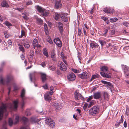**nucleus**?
Wrapping results in <instances>:
<instances>
[{"label": "nucleus", "mask_w": 129, "mask_h": 129, "mask_svg": "<svg viewBox=\"0 0 129 129\" xmlns=\"http://www.w3.org/2000/svg\"><path fill=\"white\" fill-rule=\"evenodd\" d=\"M14 77L11 75H9L7 76L6 78L4 80L2 76H0V83L2 84L6 83L7 84L11 83L12 81H14Z\"/></svg>", "instance_id": "obj_1"}, {"label": "nucleus", "mask_w": 129, "mask_h": 129, "mask_svg": "<svg viewBox=\"0 0 129 129\" xmlns=\"http://www.w3.org/2000/svg\"><path fill=\"white\" fill-rule=\"evenodd\" d=\"M99 111V107L98 106H94L89 109L88 112L90 115L95 116L98 114Z\"/></svg>", "instance_id": "obj_2"}, {"label": "nucleus", "mask_w": 129, "mask_h": 129, "mask_svg": "<svg viewBox=\"0 0 129 129\" xmlns=\"http://www.w3.org/2000/svg\"><path fill=\"white\" fill-rule=\"evenodd\" d=\"M7 105L6 104L2 103V106L0 107V120L3 116L4 112H6Z\"/></svg>", "instance_id": "obj_3"}, {"label": "nucleus", "mask_w": 129, "mask_h": 129, "mask_svg": "<svg viewBox=\"0 0 129 129\" xmlns=\"http://www.w3.org/2000/svg\"><path fill=\"white\" fill-rule=\"evenodd\" d=\"M22 119L24 123V125L21 127L20 129H29L28 126L29 123L28 119L25 117H23Z\"/></svg>", "instance_id": "obj_4"}, {"label": "nucleus", "mask_w": 129, "mask_h": 129, "mask_svg": "<svg viewBox=\"0 0 129 129\" xmlns=\"http://www.w3.org/2000/svg\"><path fill=\"white\" fill-rule=\"evenodd\" d=\"M45 122L50 127H53L54 126V122L53 120L49 118H47L45 120Z\"/></svg>", "instance_id": "obj_5"}, {"label": "nucleus", "mask_w": 129, "mask_h": 129, "mask_svg": "<svg viewBox=\"0 0 129 129\" xmlns=\"http://www.w3.org/2000/svg\"><path fill=\"white\" fill-rule=\"evenodd\" d=\"M25 94V91L24 89H23L21 93V97L22 99L21 107L22 108L24 106L25 104L24 101L26 99V98L24 96Z\"/></svg>", "instance_id": "obj_6"}, {"label": "nucleus", "mask_w": 129, "mask_h": 129, "mask_svg": "<svg viewBox=\"0 0 129 129\" xmlns=\"http://www.w3.org/2000/svg\"><path fill=\"white\" fill-rule=\"evenodd\" d=\"M78 76L79 77L83 79H87L88 76V73L85 71L83 72L81 74H78Z\"/></svg>", "instance_id": "obj_7"}, {"label": "nucleus", "mask_w": 129, "mask_h": 129, "mask_svg": "<svg viewBox=\"0 0 129 129\" xmlns=\"http://www.w3.org/2000/svg\"><path fill=\"white\" fill-rule=\"evenodd\" d=\"M74 97L76 100H79L80 99L82 100L83 98L82 95L77 91H76L74 93Z\"/></svg>", "instance_id": "obj_8"}, {"label": "nucleus", "mask_w": 129, "mask_h": 129, "mask_svg": "<svg viewBox=\"0 0 129 129\" xmlns=\"http://www.w3.org/2000/svg\"><path fill=\"white\" fill-rule=\"evenodd\" d=\"M122 69L124 70V73L127 76L129 75V68L126 65H122Z\"/></svg>", "instance_id": "obj_9"}, {"label": "nucleus", "mask_w": 129, "mask_h": 129, "mask_svg": "<svg viewBox=\"0 0 129 129\" xmlns=\"http://www.w3.org/2000/svg\"><path fill=\"white\" fill-rule=\"evenodd\" d=\"M60 17L62 20L64 22H67L68 21V18L67 15L64 13H61L60 14Z\"/></svg>", "instance_id": "obj_10"}, {"label": "nucleus", "mask_w": 129, "mask_h": 129, "mask_svg": "<svg viewBox=\"0 0 129 129\" xmlns=\"http://www.w3.org/2000/svg\"><path fill=\"white\" fill-rule=\"evenodd\" d=\"M54 43L58 46L61 47L62 45V43L59 39L58 38H55L54 40Z\"/></svg>", "instance_id": "obj_11"}, {"label": "nucleus", "mask_w": 129, "mask_h": 129, "mask_svg": "<svg viewBox=\"0 0 129 129\" xmlns=\"http://www.w3.org/2000/svg\"><path fill=\"white\" fill-rule=\"evenodd\" d=\"M59 68L61 70L64 71L67 70V67L62 62H60L59 63Z\"/></svg>", "instance_id": "obj_12"}, {"label": "nucleus", "mask_w": 129, "mask_h": 129, "mask_svg": "<svg viewBox=\"0 0 129 129\" xmlns=\"http://www.w3.org/2000/svg\"><path fill=\"white\" fill-rule=\"evenodd\" d=\"M76 76L73 73H71L68 76V78L70 81H73L75 80Z\"/></svg>", "instance_id": "obj_13"}, {"label": "nucleus", "mask_w": 129, "mask_h": 129, "mask_svg": "<svg viewBox=\"0 0 129 129\" xmlns=\"http://www.w3.org/2000/svg\"><path fill=\"white\" fill-rule=\"evenodd\" d=\"M93 98L96 99H99L101 98V93L98 92L94 93L93 95Z\"/></svg>", "instance_id": "obj_14"}, {"label": "nucleus", "mask_w": 129, "mask_h": 129, "mask_svg": "<svg viewBox=\"0 0 129 129\" xmlns=\"http://www.w3.org/2000/svg\"><path fill=\"white\" fill-rule=\"evenodd\" d=\"M62 24L60 22L58 23L57 25L59 30L60 31L61 34H63V28L62 27Z\"/></svg>", "instance_id": "obj_15"}, {"label": "nucleus", "mask_w": 129, "mask_h": 129, "mask_svg": "<svg viewBox=\"0 0 129 129\" xmlns=\"http://www.w3.org/2000/svg\"><path fill=\"white\" fill-rule=\"evenodd\" d=\"M61 5L60 0H56L55 7L56 8L60 7Z\"/></svg>", "instance_id": "obj_16"}, {"label": "nucleus", "mask_w": 129, "mask_h": 129, "mask_svg": "<svg viewBox=\"0 0 129 129\" xmlns=\"http://www.w3.org/2000/svg\"><path fill=\"white\" fill-rule=\"evenodd\" d=\"M100 73L101 75L104 77L110 78L111 77L110 75L105 73L101 72Z\"/></svg>", "instance_id": "obj_17"}, {"label": "nucleus", "mask_w": 129, "mask_h": 129, "mask_svg": "<svg viewBox=\"0 0 129 129\" xmlns=\"http://www.w3.org/2000/svg\"><path fill=\"white\" fill-rule=\"evenodd\" d=\"M35 8L39 12L41 13L44 10V9L39 5L35 6Z\"/></svg>", "instance_id": "obj_18"}, {"label": "nucleus", "mask_w": 129, "mask_h": 129, "mask_svg": "<svg viewBox=\"0 0 129 129\" xmlns=\"http://www.w3.org/2000/svg\"><path fill=\"white\" fill-rule=\"evenodd\" d=\"M44 96L45 100L46 101H49L50 102V101L51 100V98L50 95L48 93V92L45 94Z\"/></svg>", "instance_id": "obj_19"}, {"label": "nucleus", "mask_w": 129, "mask_h": 129, "mask_svg": "<svg viewBox=\"0 0 129 129\" xmlns=\"http://www.w3.org/2000/svg\"><path fill=\"white\" fill-rule=\"evenodd\" d=\"M41 75L42 82H45L46 80L47 75L46 74L42 73H41Z\"/></svg>", "instance_id": "obj_20"}, {"label": "nucleus", "mask_w": 129, "mask_h": 129, "mask_svg": "<svg viewBox=\"0 0 129 129\" xmlns=\"http://www.w3.org/2000/svg\"><path fill=\"white\" fill-rule=\"evenodd\" d=\"M1 6L3 7H8L9 5L5 0H3L1 3Z\"/></svg>", "instance_id": "obj_21"}, {"label": "nucleus", "mask_w": 129, "mask_h": 129, "mask_svg": "<svg viewBox=\"0 0 129 129\" xmlns=\"http://www.w3.org/2000/svg\"><path fill=\"white\" fill-rule=\"evenodd\" d=\"M101 70L102 71V72H104L105 73L107 72V71H108V68L105 66H103L101 68Z\"/></svg>", "instance_id": "obj_22"}, {"label": "nucleus", "mask_w": 129, "mask_h": 129, "mask_svg": "<svg viewBox=\"0 0 129 129\" xmlns=\"http://www.w3.org/2000/svg\"><path fill=\"white\" fill-rule=\"evenodd\" d=\"M38 42L37 40L36 39H34L32 45L34 49L37 46V45L38 44Z\"/></svg>", "instance_id": "obj_23"}, {"label": "nucleus", "mask_w": 129, "mask_h": 129, "mask_svg": "<svg viewBox=\"0 0 129 129\" xmlns=\"http://www.w3.org/2000/svg\"><path fill=\"white\" fill-rule=\"evenodd\" d=\"M23 45L26 48H28L30 47V45L28 41H24L23 43Z\"/></svg>", "instance_id": "obj_24"}, {"label": "nucleus", "mask_w": 129, "mask_h": 129, "mask_svg": "<svg viewBox=\"0 0 129 129\" xmlns=\"http://www.w3.org/2000/svg\"><path fill=\"white\" fill-rule=\"evenodd\" d=\"M51 57L52 59L54 61L56 60L55 58V54L54 50L52 51L51 53Z\"/></svg>", "instance_id": "obj_25"}, {"label": "nucleus", "mask_w": 129, "mask_h": 129, "mask_svg": "<svg viewBox=\"0 0 129 129\" xmlns=\"http://www.w3.org/2000/svg\"><path fill=\"white\" fill-rule=\"evenodd\" d=\"M90 47L92 48H97L98 47V45L96 43L93 42H92L91 43H90Z\"/></svg>", "instance_id": "obj_26"}, {"label": "nucleus", "mask_w": 129, "mask_h": 129, "mask_svg": "<svg viewBox=\"0 0 129 129\" xmlns=\"http://www.w3.org/2000/svg\"><path fill=\"white\" fill-rule=\"evenodd\" d=\"M41 14L42 15L45 16H46L48 15V11L44 9V10L41 12Z\"/></svg>", "instance_id": "obj_27"}, {"label": "nucleus", "mask_w": 129, "mask_h": 129, "mask_svg": "<svg viewBox=\"0 0 129 129\" xmlns=\"http://www.w3.org/2000/svg\"><path fill=\"white\" fill-rule=\"evenodd\" d=\"M29 77L30 80L31 82H34L35 80V77L32 75L31 74H29Z\"/></svg>", "instance_id": "obj_28"}, {"label": "nucleus", "mask_w": 129, "mask_h": 129, "mask_svg": "<svg viewBox=\"0 0 129 129\" xmlns=\"http://www.w3.org/2000/svg\"><path fill=\"white\" fill-rule=\"evenodd\" d=\"M103 96L105 99L108 100V94L106 92H104L103 93Z\"/></svg>", "instance_id": "obj_29"}, {"label": "nucleus", "mask_w": 129, "mask_h": 129, "mask_svg": "<svg viewBox=\"0 0 129 129\" xmlns=\"http://www.w3.org/2000/svg\"><path fill=\"white\" fill-rule=\"evenodd\" d=\"M18 46L19 47V50L22 52H24V48L23 46L20 44H18Z\"/></svg>", "instance_id": "obj_30"}, {"label": "nucleus", "mask_w": 129, "mask_h": 129, "mask_svg": "<svg viewBox=\"0 0 129 129\" xmlns=\"http://www.w3.org/2000/svg\"><path fill=\"white\" fill-rule=\"evenodd\" d=\"M30 121L32 123H35L38 122V120L37 119L34 117H31V118Z\"/></svg>", "instance_id": "obj_31"}, {"label": "nucleus", "mask_w": 129, "mask_h": 129, "mask_svg": "<svg viewBox=\"0 0 129 129\" xmlns=\"http://www.w3.org/2000/svg\"><path fill=\"white\" fill-rule=\"evenodd\" d=\"M13 86L14 88V91H15L19 89V88L18 87L17 85L15 83L13 84Z\"/></svg>", "instance_id": "obj_32"}, {"label": "nucleus", "mask_w": 129, "mask_h": 129, "mask_svg": "<svg viewBox=\"0 0 129 129\" xmlns=\"http://www.w3.org/2000/svg\"><path fill=\"white\" fill-rule=\"evenodd\" d=\"M18 102L17 101H14L13 102L14 107L15 109H16L18 107Z\"/></svg>", "instance_id": "obj_33"}, {"label": "nucleus", "mask_w": 129, "mask_h": 129, "mask_svg": "<svg viewBox=\"0 0 129 129\" xmlns=\"http://www.w3.org/2000/svg\"><path fill=\"white\" fill-rule=\"evenodd\" d=\"M43 53L47 57H48V52L46 49H44L43 50Z\"/></svg>", "instance_id": "obj_34"}, {"label": "nucleus", "mask_w": 129, "mask_h": 129, "mask_svg": "<svg viewBox=\"0 0 129 129\" xmlns=\"http://www.w3.org/2000/svg\"><path fill=\"white\" fill-rule=\"evenodd\" d=\"M118 19L117 18H110V21L111 22L113 23L116 21Z\"/></svg>", "instance_id": "obj_35"}, {"label": "nucleus", "mask_w": 129, "mask_h": 129, "mask_svg": "<svg viewBox=\"0 0 129 129\" xmlns=\"http://www.w3.org/2000/svg\"><path fill=\"white\" fill-rule=\"evenodd\" d=\"M19 116H16V117L15 118V121L13 123L14 124H16L19 122Z\"/></svg>", "instance_id": "obj_36"}, {"label": "nucleus", "mask_w": 129, "mask_h": 129, "mask_svg": "<svg viewBox=\"0 0 129 129\" xmlns=\"http://www.w3.org/2000/svg\"><path fill=\"white\" fill-rule=\"evenodd\" d=\"M54 16L55 19L56 20H57L60 17V14L57 13H55Z\"/></svg>", "instance_id": "obj_37"}, {"label": "nucleus", "mask_w": 129, "mask_h": 129, "mask_svg": "<svg viewBox=\"0 0 129 129\" xmlns=\"http://www.w3.org/2000/svg\"><path fill=\"white\" fill-rule=\"evenodd\" d=\"M54 106L57 110L59 109L60 108L59 104L58 103H55L54 105Z\"/></svg>", "instance_id": "obj_38"}, {"label": "nucleus", "mask_w": 129, "mask_h": 129, "mask_svg": "<svg viewBox=\"0 0 129 129\" xmlns=\"http://www.w3.org/2000/svg\"><path fill=\"white\" fill-rule=\"evenodd\" d=\"M99 42L101 44L102 47H103L104 45L106 44V42L103 40H99Z\"/></svg>", "instance_id": "obj_39"}, {"label": "nucleus", "mask_w": 129, "mask_h": 129, "mask_svg": "<svg viewBox=\"0 0 129 129\" xmlns=\"http://www.w3.org/2000/svg\"><path fill=\"white\" fill-rule=\"evenodd\" d=\"M9 125L11 126L13 124V120L11 118H9Z\"/></svg>", "instance_id": "obj_40"}, {"label": "nucleus", "mask_w": 129, "mask_h": 129, "mask_svg": "<svg viewBox=\"0 0 129 129\" xmlns=\"http://www.w3.org/2000/svg\"><path fill=\"white\" fill-rule=\"evenodd\" d=\"M94 101H91L89 103L88 105V108L91 107L94 104Z\"/></svg>", "instance_id": "obj_41"}, {"label": "nucleus", "mask_w": 129, "mask_h": 129, "mask_svg": "<svg viewBox=\"0 0 129 129\" xmlns=\"http://www.w3.org/2000/svg\"><path fill=\"white\" fill-rule=\"evenodd\" d=\"M72 70L74 73H79L80 71L79 70L73 68L72 69Z\"/></svg>", "instance_id": "obj_42"}, {"label": "nucleus", "mask_w": 129, "mask_h": 129, "mask_svg": "<svg viewBox=\"0 0 129 129\" xmlns=\"http://www.w3.org/2000/svg\"><path fill=\"white\" fill-rule=\"evenodd\" d=\"M49 69L50 70L53 71L55 70L56 68L54 66H51L50 65L49 66Z\"/></svg>", "instance_id": "obj_43"}, {"label": "nucleus", "mask_w": 129, "mask_h": 129, "mask_svg": "<svg viewBox=\"0 0 129 129\" xmlns=\"http://www.w3.org/2000/svg\"><path fill=\"white\" fill-rule=\"evenodd\" d=\"M108 31V29L106 28H105L103 31L105 32V33L103 34L102 35L105 36L106 35V34L107 33Z\"/></svg>", "instance_id": "obj_44"}, {"label": "nucleus", "mask_w": 129, "mask_h": 129, "mask_svg": "<svg viewBox=\"0 0 129 129\" xmlns=\"http://www.w3.org/2000/svg\"><path fill=\"white\" fill-rule=\"evenodd\" d=\"M122 24L126 27H128L129 26V23L127 22H123Z\"/></svg>", "instance_id": "obj_45"}, {"label": "nucleus", "mask_w": 129, "mask_h": 129, "mask_svg": "<svg viewBox=\"0 0 129 129\" xmlns=\"http://www.w3.org/2000/svg\"><path fill=\"white\" fill-rule=\"evenodd\" d=\"M37 21L40 24H42L43 22V20L40 18H38L37 19Z\"/></svg>", "instance_id": "obj_46"}, {"label": "nucleus", "mask_w": 129, "mask_h": 129, "mask_svg": "<svg viewBox=\"0 0 129 129\" xmlns=\"http://www.w3.org/2000/svg\"><path fill=\"white\" fill-rule=\"evenodd\" d=\"M47 41L48 42L51 44L53 43V42L50 38H48L47 39Z\"/></svg>", "instance_id": "obj_47"}, {"label": "nucleus", "mask_w": 129, "mask_h": 129, "mask_svg": "<svg viewBox=\"0 0 129 129\" xmlns=\"http://www.w3.org/2000/svg\"><path fill=\"white\" fill-rule=\"evenodd\" d=\"M33 4L32 2L30 0H29L26 3V5L28 6L29 5H31Z\"/></svg>", "instance_id": "obj_48"}, {"label": "nucleus", "mask_w": 129, "mask_h": 129, "mask_svg": "<svg viewBox=\"0 0 129 129\" xmlns=\"http://www.w3.org/2000/svg\"><path fill=\"white\" fill-rule=\"evenodd\" d=\"M31 114L30 112L28 110H27L25 113V114L27 116L30 115Z\"/></svg>", "instance_id": "obj_49"}, {"label": "nucleus", "mask_w": 129, "mask_h": 129, "mask_svg": "<svg viewBox=\"0 0 129 129\" xmlns=\"http://www.w3.org/2000/svg\"><path fill=\"white\" fill-rule=\"evenodd\" d=\"M25 32L24 30H22L21 33V37H19L20 38H22L23 36H24L25 35Z\"/></svg>", "instance_id": "obj_50"}, {"label": "nucleus", "mask_w": 129, "mask_h": 129, "mask_svg": "<svg viewBox=\"0 0 129 129\" xmlns=\"http://www.w3.org/2000/svg\"><path fill=\"white\" fill-rule=\"evenodd\" d=\"M97 77V76L95 75H93L92 76V77L91 78V79L90 80V81H91L92 80L96 78Z\"/></svg>", "instance_id": "obj_51"}, {"label": "nucleus", "mask_w": 129, "mask_h": 129, "mask_svg": "<svg viewBox=\"0 0 129 129\" xmlns=\"http://www.w3.org/2000/svg\"><path fill=\"white\" fill-rule=\"evenodd\" d=\"M23 9L22 8H15V9L19 11H21L23 10Z\"/></svg>", "instance_id": "obj_52"}, {"label": "nucleus", "mask_w": 129, "mask_h": 129, "mask_svg": "<svg viewBox=\"0 0 129 129\" xmlns=\"http://www.w3.org/2000/svg\"><path fill=\"white\" fill-rule=\"evenodd\" d=\"M114 11V9H110L109 10V13L111 14Z\"/></svg>", "instance_id": "obj_53"}, {"label": "nucleus", "mask_w": 129, "mask_h": 129, "mask_svg": "<svg viewBox=\"0 0 129 129\" xmlns=\"http://www.w3.org/2000/svg\"><path fill=\"white\" fill-rule=\"evenodd\" d=\"M88 106L87 104H85L83 107V109L84 110H86L87 108V107Z\"/></svg>", "instance_id": "obj_54"}, {"label": "nucleus", "mask_w": 129, "mask_h": 129, "mask_svg": "<svg viewBox=\"0 0 129 129\" xmlns=\"http://www.w3.org/2000/svg\"><path fill=\"white\" fill-rule=\"evenodd\" d=\"M44 27L45 29V33H46V32L47 31V30L48 29V27H47V25L45 23L44 24Z\"/></svg>", "instance_id": "obj_55"}, {"label": "nucleus", "mask_w": 129, "mask_h": 129, "mask_svg": "<svg viewBox=\"0 0 129 129\" xmlns=\"http://www.w3.org/2000/svg\"><path fill=\"white\" fill-rule=\"evenodd\" d=\"M103 11L104 12L107 13H109V10L107 8H105L104 9Z\"/></svg>", "instance_id": "obj_56"}, {"label": "nucleus", "mask_w": 129, "mask_h": 129, "mask_svg": "<svg viewBox=\"0 0 129 129\" xmlns=\"http://www.w3.org/2000/svg\"><path fill=\"white\" fill-rule=\"evenodd\" d=\"M45 89H48V86H47V84H45V85H43L42 86Z\"/></svg>", "instance_id": "obj_57"}, {"label": "nucleus", "mask_w": 129, "mask_h": 129, "mask_svg": "<svg viewBox=\"0 0 129 129\" xmlns=\"http://www.w3.org/2000/svg\"><path fill=\"white\" fill-rule=\"evenodd\" d=\"M6 25L8 26H11V24L9 22L7 21H6Z\"/></svg>", "instance_id": "obj_58"}, {"label": "nucleus", "mask_w": 129, "mask_h": 129, "mask_svg": "<svg viewBox=\"0 0 129 129\" xmlns=\"http://www.w3.org/2000/svg\"><path fill=\"white\" fill-rule=\"evenodd\" d=\"M92 99V95L89 96L88 99H87V102H89Z\"/></svg>", "instance_id": "obj_59"}, {"label": "nucleus", "mask_w": 129, "mask_h": 129, "mask_svg": "<svg viewBox=\"0 0 129 129\" xmlns=\"http://www.w3.org/2000/svg\"><path fill=\"white\" fill-rule=\"evenodd\" d=\"M81 29L80 28H79L78 29V35L80 36H81Z\"/></svg>", "instance_id": "obj_60"}, {"label": "nucleus", "mask_w": 129, "mask_h": 129, "mask_svg": "<svg viewBox=\"0 0 129 129\" xmlns=\"http://www.w3.org/2000/svg\"><path fill=\"white\" fill-rule=\"evenodd\" d=\"M53 89H52L51 88V89H50V92H48V93L49 95H52L53 93V91H52L53 90Z\"/></svg>", "instance_id": "obj_61"}, {"label": "nucleus", "mask_w": 129, "mask_h": 129, "mask_svg": "<svg viewBox=\"0 0 129 129\" xmlns=\"http://www.w3.org/2000/svg\"><path fill=\"white\" fill-rule=\"evenodd\" d=\"M102 19H103L104 21H106L108 20L107 18L106 17H101Z\"/></svg>", "instance_id": "obj_62"}, {"label": "nucleus", "mask_w": 129, "mask_h": 129, "mask_svg": "<svg viewBox=\"0 0 129 129\" xmlns=\"http://www.w3.org/2000/svg\"><path fill=\"white\" fill-rule=\"evenodd\" d=\"M121 123V122H116L115 124V125L116 126H119L120 124Z\"/></svg>", "instance_id": "obj_63"}, {"label": "nucleus", "mask_w": 129, "mask_h": 129, "mask_svg": "<svg viewBox=\"0 0 129 129\" xmlns=\"http://www.w3.org/2000/svg\"><path fill=\"white\" fill-rule=\"evenodd\" d=\"M93 8H91L90 10H89V12L91 14H92L93 13Z\"/></svg>", "instance_id": "obj_64"}]
</instances>
